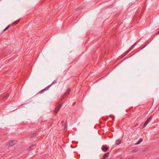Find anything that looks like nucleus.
I'll return each instance as SVG.
<instances>
[{"label":"nucleus","instance_id":"nucleus-4","mask_svg":"<svg viewBox=\"0 0 159 159\" xmlns=\"http://www.w3.org/2000/svg\"><path fill=\"white\" fill-rule=\"evenodd\" d=\"M51 87V85H49L44 89L41 90L39 91V93H43L44 91L48 90Z\"/></svg>","mask_w":159,"mask_h":159},{"label":"nucleus","instance_id":"nucleus-5","mask_svg":"<svg viewBox=\"0 0 159 159\" xmlns=\"http://www.w3.org/2000/svg\"><path fill=\"white\" fill-rule=\"evenodd\" d=\"M70 89L69 88H68L67 89L65 93L64 94L65 96H67L70 93Z\"/></svg>","mask_w":159,"mask_h":159},{"label":"nucleus","instance_id":"nucleus-20","mask_svg":"<svg viewBox=\"0 0 159 159\" xmlns=\"http://www.w3.org/2000/svg\"><path fill=\"white\" fill-rule=\"evenodd\" d=\"M146 149H144V150H143V151H146Z\"/></svg>","mask_w":159,"mask_h":159},{"label":"nucleus","instance_id":"nucleus-12","mask_svg":"<svg viewBox=\"0 0 159 159\" xmlns=\"http://www.w3.org/2000/svg\"><path fill=\"white\" fill-rule=\"evenodd\" d=\"M9 93H7L6 95L4 96L3 98L6 99L9 97Z\"/></svg>","mask_w":159,"mask_h":159},{"label":"nucleus","instance_id":"nucleus-11","mask_svg":"<svg viewBox=\"0 0 159 159\" xmlns=\"http://www.w3.org/2000/svg\"><path fill=\"white\" fill-rule=\"evenodd\" d=\"M152 118V116H150V117L147 120V121L148 123H149L151 119Z\"/></svg>","mask_w":159,"mask_h":159},{"label":"nucleus","instance_id":"nucleus-9","mask_svg":"<svg viewBox=\"0 0 159 159\" xmlns=\"http://www.w3.org/2000/svg\"><path fill=\"white\" fill-rule=\"evenodd\" d=\"M143 140V139L140 138L138 141L135 144H138L140 143Z\"/></svg>","mask_w":159,"mask_h":159},{"label":"nucleus","instance_id":"nucleus-6","mask_svg":"<svg viewBox=\"0 0 159 159\" xmlns=\"http://www.w3.org/2000/svg\"><path fill=\"white\" fill-rule=\"evenodd\" d=\"M109 153L107 152L102 157V159H106L109 156Z\"/></svg>","mask_w":159,"mask_h":159},{"label":"nucleus","instance_id":"nucleus-8","mask_svg":"<svg viewBox=\"0 0 159 159\" xmlns=\"http://www.w3.org/2000/svg\"><path fill=\"white\" fill-rule=\"evenodd\" d=\"M121 142V140L120 139H117L116 141V143L117 145H119L120 143Z\"/></svg>","mask_w":159,"mask_h":159},{"label":"nucleus","instance_id":"nucleus-3","mask_svg":"<svg viewBox=\"0 0 159 159\" xmlns=\"http://www.w3.org/2000/svg\"><path fill=\"white\" fill-rule=\"evenodd\" d=\"M62 105L61 104H59L57 107L56 108L54 111V112L55 113H57L58 112V111L60 109Z\"/></svg>","mask_w":159,"mask_h":159},{"label":"nucleus","instance_id":"nucleus-1","mask_svg":"<svg viewBox=\"0 0 159 159\" xmlns=\"http://www.w3.org/2000/svg\"><path fill=\"white\" fill-rule=\"evenodd\" d=\"M139 42V41H137L136 43H134L131 47L125 52L122 55V56L123 57H124L126 55H127L129 52L130 51L134 48V47L137 45V43H138Z\"/></svg>","mask_w":159,"mask_h":159},{"label":"nucleus","instance_id":"nucleus-13","mask_svg":"<svg viewBox=\"0 0 159 159\" xmlns=\"http://www.w3.org/2000/svg\"><path fill=\"white\" fill-rule=\"evenodd\" d=\"M34 147V145H32L31 146H30L28 148H27V149L28 151H30V149L33 148V147Z\"/></svg>","mask_w":159,"mask_h":159},{"label":"nucleus","instance_id":"nucleus-14","mask_svg":"<svg viewBox=\"0 0 159 159\" xmlns=\"http://www.w3.org/2000/svg\"><path fill=\"white\" fill-rule=\"evenodd\" d=\"M149 123L147 121L145 122L143 125V127H145Z\"/></svg>","mask_w":159,"mask_h":159},{"label":"nucleus","instance_id":"nucleus-16","mask_svg":"<svg viewBox=\"0 0 159 159\" xmlns=\"http://www.w3.org/2000/svg\"><path fill=\"white\" fill-rule=\"evenodd\" d=\"M10 26V25H8V26H7L3 30V31H5L6 30H7L8 28Z\"/></svg>","mask_w":159,"mask_h":159},{"label":"nucleus","instance_id":"nucleus-22","mask_svg":"<svg viewBox=\"0 0 159 159\" xmlns=\"http://www.w3.org/2000/svg\"><path fill=\"white\" fill-rule=\"evenodd\" d=\"M157 34H159V31L157 33Z\"/></svg>","mask_w":159,"mask_h":159},{"label":"nucleus","instance_id":"nucleus-23","mask_svg":"<svg viewBox=\"0 0 159 159\" xmlns=\"http://www.w3.org/2000/svg\"><path fill=\"white\" fill-rule=\"evenodd\" d=\"M135 149H134V151H135L134 150Z\"/></svg>","mask_w":159,"mask_h":159},{"label":"nucleus","instance_id":"nucleus-2","mask_svg":"<svg viewBox=\"0 0 159 159\" xmlns=\"http://www.w3.org/2000/svg\"><path fill=\"white\" fill-rule=\"evenodd\" d=\"M16 143L15 140L10 141L7 144V146L8 147H11L14 145Z\"/></svg>","mask_w":159,"mask_h":159},{"label":"nucleus","instance_id":"nucleus-15","mask_svg":"<svg viewBox=\"0 0 159 159\" xmlns=\"http://www.w3.org/2000/svg\"><path fill=\"white\" fill-rule=\"evenodd\" d=\"M57 83V80H55L50 85H51V86L52 84H54L56 83Z\"/></svg>","mask_w":159,"mask_h":159},{"label":"nucleus","instance_id":"nucleus-18","mask_svg":"<svg viewBox=\"0 0 159 159\" xmlns=\"http://www.w3.org/2000/svg\"><path fill=\"white\" fill-rule=\"evenodd\" d=\"M147 45H148V44H146L144 47H142V48H141V50H142L144 48H145Z\"/></svg>","mask_w":159,"mask_h":159},{"label":"nucleus","instance_id":"nucleus-19","mask_svg":"<svg viewBox=\"0 0 159 159\" xmlns=\"http://www.w3.org/2000/svg\"><path fill=\"white\" fill-rule=\"evenodd\" d=\"M8 47H10L12 49V47H11V46H8Z\"/></svg>","mask_w":159,"mask_h":159},{"label":"nucleus","instance_id":"nucleus-10","mask_svg":"<svg viewBox=\"0 0 159 159\" xmlns=\"http://www.w3.org/2000/svg\"><path fill=\"white\" fill-rule=\"evenodd\" d=\"M20 21V20H18L16 21H15L13 22L12 23V24L14 25H15L18 24Z\"/></svg>","mask_w":159,"mask_h":159},{"label":"nucleus","instance_id":"nucleus-21","mask_svg":"<svg viewBox=\"0 0 159 159\" xmlns=\"http://www.w3.org/2000/svg\"><path fill=\"white\" fill-rule=\"evenodd\" d=\"M66 127H67V126L66 125H65V128H66Z\"/></svg>","mask_w":159,"mask_h":159},{"label":"nucleus","instance_id":"nucleus-7","mask_svg":"<svg viewBox=\"0 0 159 159\" xmlns=\"http://www.w3.org/2000/svg\"><path fill=\"white\" fill-rule=\"evenodd\" d=\"M108 149V148L107 147H105L104 146H102V150L105 152H106Z\"/></svg>","mask_w":159,"mask_h":159},{"label":"nucleus","instance_id":"nucleus-17","mask_svg":"<svg viewBox=\"0 0 159 159\" xmlns=\"http://www.w3.org/2000/svg\"><path fill=\"white\" fill-rule=\"evenodd\" d=\"M36 135V133H34L32 134V136L34 137Z\"/></svg>","mask_w":159,"mask_h":159}]
</instances>
